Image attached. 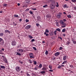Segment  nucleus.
<instances>
[{"mask_svg":"<svg viewBox=\"0 0 76 76\" xmlns=\"http://www.w3.org/2000/svg\"><path fill=\"white\" fill-rule=\"evenodd\" d=\"M4 35V34L3 33H0V36L1 37H2V36H3Z\"/></svg>","mask_w":76,"mask_h":76,"instance_id":"2eb2a0df","label":"nucleus"},{"mask_svg":"<svg viewBox=\"0 0 76 76\" xmlns=\"http://www.w3.org/2000/svg\"><path fill=\"white\" fill-rule=\"evenodd\" d=\"M67 58V56H64L63 58L64 60H66Z\"/></svg>","mask_w":76,"mask_h":76,"instance_id":"9d476101","label":"nucleus"},{"mask_svg":"<svg viewBox=\"0 0 76 76\" xmlns=\"http://www.w3.org/2000/svg\"><path fill=\"white\" fill-rule=\"evenodd\" d=\"M4 6H7V4H4Z\"/></svg>","mask_w":76,"mask_h":76,"instance_id":"603ef678","label":"nucleus"},{"mask_svg":"<svg viewBox=\"0 0 76 76\" xmlns=\"http://www.w3.org/2000/svg\"><path fill=\"white\" fill-rule=\"evenodd\" d=\"M26 75L27 76H30V75L29 74H28V73H26Z\"/></svg>","mask_w":76,"mask_h":76,"instance_id":"09e8293b","label":"nucleus"},{"mask_svg":"<svg viewBox=\"0 0 76 76\" xmlns=\"http://www.w3.org/2000/svg\"><path fill=\"white\" fill-rule=\"evenodd\" d=\"M49 35V34H46V36H47V37Z\"/></svg>","mask_w":76,"mask_h":76,"instance_id":"052dcab7","label":"nucleus"},{"mask_svg":"<svg viewBox=\"0 0 76 76\" xmlns=\"http://www.w3.org/2000/svg\"><path fill=\"white\" fill-rule=\"evenodd\" d=\"M60 53L59 52H56L55 54V56H58L60 54Z\"/></svg>","mask_w":76,"mask_h":76,"instance_id":"423d86ee","label":"nucleus"},{"mask_svg":"<svg viewBox=\"0 0 76 76\" xmlns=\"http://www.w3.org/2000/svg\"><path fill=\"white\" fill-rule=\"evenodd\" d=\"M48 6V5H47V4H46L45 5L43 6V7L45 8V7H47Z\"/></svg>","mask_w":76,"mask_h":76,"instance_id":"c85d7f7f","label":"nucleus"},{"mask_svg":"<svg viewBox=\"0 0 76 76\" xmlns=\"http://www.w3.org/2000/svg\"><path fill=\"white\" fill-rule=\"evenodd\" d=\"M29 13H30V14H31V15L33 14V12L31 11H30Z\"/></svg>","mask_w":76,"mask_h":76,"instance_id":"79ce46f5","label":"nucleus"},{"mask_svg":"<svg viewBox=\"0 0 76 76\" xmlns=\"http://www.w3.org/2000/svg\"><path fill=\"white\" fill-rule=\"evenodd\" d=\"M5 33H10V31L8 30H6L5 31Z\"/></svg>","mask_w":76,"mask_h":76,"instance_id":"0eeeda50","label":"nucleus"},{"mask_svg":"<svg viewBox=\"0 0 76 76\" xmlns=\"http://www.w3.org/2000/svg\"><path fill=\"white\" fill-rule=\"evenodd\" d=\"M19 51L20 52V53H23V50H22V49H20L19 50Z\"/></svg>","mask_w":76,"mask_h":76,"instance_id":"4468645a","label":"nucleus"},{"mask_svg":"<svg viewBox=\"0 0 76 76\" xmlns=\"http://www.w3.org/2000/svg\"><path fill=\"white\" fill-rule=\"evenodd\" d=\"M59 39H61V40L62 39V38L61 37H59Z\"/></svg>","mask_w":76,"mask_h":76,"instance_id":"e2e57ef3","label":"nucleus"},{"mask_svg":"<svg viewBox=\"0 0 76 76\" xmlns=\"http://www.w3.org/2000/svg\"><path fill=\"white\" fill-rule=\"evenodd\" d=\"M61 27H62V28H65V27H66V26H61Z\"/></svg>","mask_w":76,"mask_h":76,"instance_id":"4d7b16f0","label":"nucleus"},{"mask_svg":"<svg viewBox=\"0 0 76 76\" xmlns=\"http://www.w3.org/2000/svg\"><path fill=\"white\" fill-rule=\"evenodd\" d=\"M45 73V71H42L41 72V73H42V74H44Z\"/></svg>","mask_w":76,"mask_h":76,"instance_id":"5701e85b","label":"nucleus"},{"mask_svg":"<svg viewBox=\"0 0 76 76\" xmlns=\"http://www.w3.org/2000/svg\"><path fill=\"white\" fill-rule=\"evenodd\" d=\"M63 20V21H64V22H66V21H67V20H66V19H64Z\"/></svg>","mask_w":76,"mask_h":76,"instance_id":"de8ad7c7","label":"nucleus"},{"mask_svg":"<svg viewBox=\"0 0 76 76\" xmlns=\"http://www.w3.org/2000/svg\"><path fill=\"white\" fill-rule=\"evenodd\" d=\"M42 67V65L41 64H40L39 66L38 67V68L39 69H41V67Z\"/></svg>","mask_w":76,"mask_h":76,"instance_id":"1a4fd4ad","label":"nucleus"},{"mask_svg":"<svg viewBox=\"0 0 76 76\" xmlns=\"http://www.w3.org/2000/svg\"><path fill=\"white\" fill-rule=\"evenodd\" d=\"M12 44L13 46L15 45L16 44V42H15V40H13L12 42Z\"/></svg>","mask_w":76,"mask_h":76,"instance_id":"7ed1b4c3","label":"nucleus"},{"mask_svg":"<svg viewBox=\"0 0 76 76\" xmlns=\"http://www.w3.org/2000/svg\"><path fill=\"white\" fill-rule=\"evenodd\" d=\"M38 68H37V67H35V68H34V70H38Z\"/></svg>","mask_w":76,"mask_h":76,"instance_id":"a19ab883","label":"nucleus"},{"mask_svg":"<svg viewBox=\"0 0 76 76\" xmlns=\"http://www.w3.org/2000/svg\"><path fill=\"white\" fill-rule=\"evenodd\" d=\"M28 10H29V9H26V12H28Z\"/></svg>","mask_w":76,"mask_h":76,"instance_id":"ea45409f","label":"nucleus"},{"mask_svg":"<svg viewBox=\"0 0 76 76\" xmlns=\"http://www.w3.org/2000/svg\"><path fill=\"white\" fill-rule=\"evenodd\" d=\"M65 31H66V29L64 28L63 29H62V32H64Z\"/></svg>","mask_w":76,"mask_h":76,"instance_id":"6ab92c4d","label":"nucleus"},{"mask_svg":"<svg viewBox=\"0 0 76 76\" xmlns=\"http://www.w3.org/2000/svg\"><path fill=\"white\" fill-rule=\"evenodd\" d=\"M50 72H53V70H51V69H50L49 70Z\"/></svg>","mask_w":76,"mask_h":76,"instance_id":"13d9d810","label":"nucleus"},{"mask_svg":"<svg viewBox=\"0 0 76 76\" xmlns=\"http://www.w3.org/2000/svg\"><path fill=\"white\" fill-rule=\"evenodd\" d=\"M3 41V39H1V38H0V42H1Z\"/></svg>","mask_w":76,"mask_h":76,"instance_id":"c03bdc74","label":"nucleus"},{"mask_svg":"<svg viewBox=\"0 0 76 76\" xmlns=\"http://www.w3.org/2000/svg\"><path fill=\"white\" fill-rule=\"evenodd\" d=\"M45 31L46 32V33H48V32H49V30H48V29H46Z\"/></svg>","mask_w":76,"mask_h":76,"instance_id":"aec40b11","label":"nucleus"},{"mask_svg":"<svg viewBox=\"0 0 76 76\" xmlns=\"http://www.w3.org/2000/svg\"><path fill=\"white\" fill-rule=\"evenodd\" d=\"M42 70H47V68L45 67H43L42 69Z\"/></svg>","mask_w":76,"mask_h":76,"instance_id":"393cba45","label":"nucleus"},{"mask_svg":"<svg viewBox=\"0 0 76 76\" xmlns=\"http://www.w3.org/2000/svg\"><path fill=\"white\" fill-rule=\"evenodd\" d=\"M30 58H35V57L34 56L32 55V56H30Z\"/></svg>","mask_w":76,"mask_h":76,"instance_id":"f3484780","label":"nucleus"},{"mask_svg":"<svg viewBox=\"0 0 76 76\" xmlns=\"http://www.w3.org/2000/svg\"><path fill=\"white\" fill-rule=\"evenodd\" d=\"M56 31H58L59 32H60V29L59 28H58L56 29Z\"/></svg>","mask_w":76,"mask_h":76,"instance_id":"bb28decb","label":"nucleus"},{"mask_svg":"<svg viewBox=\"0 0 76 76\" xmlns=\"http://www.w3.org/2000/svg\"><path fill=\"white\" fill-rule=\"evenodd\" d=\"M32 10H37V9L36 8H31Z\"/></svg>","mask_w":76,"mask_h":76,"instance_id":"e433bc0d","label":"nucleus"},{"mask_svg":"<svg viewBox=\"0 0 76 76\" xmlns=\"http://www.w3.org/2000/svg\"><path fill=\"white\" fill-rule=\"evenodd\" d=\"M63 13L64 14V15H66V12H63Z\"/></svg>","mask_w":76,"mask_h":76,"instance_id":"338daca9","label":"nucleus"},{"mask_svg":"<svg viewBox=\"0 0 76 76\" xmlns=\"http://www.w3.org/2000/svg\"><path fill=\"white\" fill-rule=\"evenodd\" d=\"M29 56H33V53H31L30 54Z\"/></svg>","mask_w":76,"mask_h":76,"instance_id":"4c0bfd02","label":"nucleus"},{"mask_svg":"<svg viewBox=\"0 0 76 76\" xmlns=\"http://www.w3.org/2000/svg\"><path fill=\"white\" fill-rule=\"evenodd\" d=\"M37 19H39V18H40V17L39 16H38L37 17Z\"/></svg>","mask_w":76,"mask_h":76,"instance_id":"bf43d9fd","label":"nucleus"},{"mask_svg":"<svg viewBox=\"0 0 76 76\" xmlns=\"http://www.w3.org/2000/svg\"><path fill=\"white\" fill-rule=\"evenodd\" d=\"M61 66H59L58 67V69H60V68H61Z\"/></svg>","mask_w":76,"mask_h":76,"instance_id":"5fc2aeb1","label":"nucleus"},{"mask_svg":"<svg viewBox=\"0 0 76 76\" xmlns=\"http://www.w3.org/2000/svg\"><path fill=\"white\" fill-rule=\"evenodd\" d=\"M48 51L47 50H46V52L45 53V54H46V55H47V54H48Z\"/></svg>","mask_w":76,"mask_h":76,"instance_id":"c9c22d12","label":"nucleus"},{"mask_svg":"<svg viewBox=\"0 0 76 76\" xmlns=\"http://www.w3.org/2000/svg\"><path fill=\"white\" fill-rule=\"evenodd\" d=\"M0 44H1V45H4V41L3 40L2 42H1L0 43Z\"/></svg>","mask_w":76,"mask_h":76,"instance_id":"9b49d317","label":"nucleus"},{"mask_svg":"<svg viewBox=\"0 0 76 76\" xmlns=\"http://www.w3.org/2000/svg\"><path fill=\"white\" fill-rule=\"evenodd\" d=\"M0 67L1 68V69H5V66H1Z\"/></svg>","mask_w":76,"mask_h":76,"instance_id":"f8f14e48","label":"nucleus"},{"mask_svg":"<svg viewBox=\"0 0 76 76\" xmlns=\"http://www.w3.org/2000/svg\"><path fill=\"white\" fill-rule=\"evenodd\" d=\"M16 53L17 54L16 55H18V56H20L21 55V54H20V53H19L17 52Z\"/></svg>","mask_w":76,"mask_h":76,"instance_id":"b1692460","label":"nucleus"},{"mask_svg":"<svg viewBox=\"0 0 76 76\" xmlns=\"http://www.w3.org/2000/svg\"><path fill=\"white\" fill-rule=\"evenodd\" d=\"M73 43L74 44H76V41H73Z\"/></svg>","mask_w":76,"mask_h":76,"instance_id":"49530a36","label":"nucleus"},{"mask_svg":"<svg viewBox=\"0 0 76 76\" xmlns=\"http://www.w3.org/2000/svg\"><path fill=\"white\" fill-rule=\"evenodd\" d=\"M54 58H53V60H55V59H56V58H55L54 57H53Z\"/></svg>","mask_w":76,"mask_h":76,"instance_id":"69168bd1","label":"nucleus"},{"mask_svg":"<svg viewBox=\"0 0 76 76\" xmlns=\"http://www.w3.org/2000/svg\"><path fill=\"white\" fill-rule=\"evenodd\" d=\"M53 3L54 4H52L50 5V7L51 9H54L55 7V4H56V3L55 2H53Z\"/></svg>","mask_w":76,"mask_h":76,"instance_id":"f257e3e1","label":"nucleus"},{"mask_svg":"<svg viewBox=\"0 0 76 76\" xmlns=\"http://www.w3.org/2000/svg\"><path fill=\"white\" fill-rule=\"evenodd\" d=\"M33 62H34V64H37V61H33Z\"/></svg>","mask_w":76,"mask_h":76,"instance_id":"f704fd0d","label":"nucleus"},{"mask_svg":"<svg viewBox=\"0 0 76 76\" xmlns=\"http://www.w3.org/2000/svg\"><path fill=\"white\" fill-rule=\"evenodd\" d=\"M63 37H65L66 34H63Z\"/></svg>","mask_w":76,"mask_h":76,"instance_id":"680f3d73","label":"nucleus"},{"mask_svg":"<svg viewBox=\"0 0 76 76\" xmlns=\"http://www.w3.org/2000/svg\"><path fill=\"white\" fill-rule=\"evenodd\" d=\"M46 17L47 18H49V19L51 18V15L50 14H48L46 15Z\"/></svg>","mask_w":76,"mask_h":76,"instance_id":"39448f33","label":"nucleus"},{"mask_svg":"<svg viewBox=\"0 0 76 76\" xmlns=\"http://www.w3.org/2000/svg\"><path fill=\"white\" fill-rule=\"evenodd\" d=\"M61 25H63V26H65V25H66V24L65 23H64V22H63V23H62L61 24Z\"/></svg>","mask_w":76,"mask_h":76,"instance_id":"dca6fc26","label":"nucleus"},{"mask_svg":"<svg viewBox=\"0 0 76 76\" xmlns=\"http://www.w3.org/2000/svg\"><path fill=\"white\" fill-rule=\"evenodd\" d=\"M56 32H57V30L55 31L54 32V34L55 35H57V33H56Z\"/></svg>","mask_w":76,"mask_h":76,"instance_id":"2f4dec72","label":"nucleus"},{"mask_svg":"<svg viewBox=\"0 0 76 76\" xmlns=\"http://www.w3.org/2000/svg\"><path fill=\"white\" fill-rule=\"evenodd\" d=\"M49 67L50 69H52V65H49Z\"/></svg>","mask_w":76,"mask_h":76,"instance_id":"4be33fe9","label":"nucleus"},{"mask_svg":"<svg viewBox=\"0 0 76 76\" xmlns=\"http://www.w3.org/2000/svg\"><path fill=\"white\" fill-rule=\"evenodd\" d=\"M19 22H22V19H20Z\"/></svg>","mask_w":76,"mask_h":76,"instance_id":"0e129e2a","label":"nucleus"},{"mask_svg":"<svg viewBox=\"0 0 76 76\" xmlns=\"http://www.w3.org/2000/svg\"><path fill=\"white\" fill-rule=\"evenodd\" d=\"M29 1H28V0H27L26 1V3H29Z\"/></svg>","mask_w":76,"mask_h":76,"instance_id":"c756f323","label":"nucleus"},{"mask_svg":"<svg viewBox=\"0 0 76 76\" xmlns=\"http://www.w3.org/2000/svg\"><path fill=\"white\" fill-rule=\"evenodd\" d=\"M4 61L5 63H7V59H5L4 60Z\"/></svg>","mask_w":76,"mask_h":76,"instance_id":"412c9836","label":"nucleus"},{"mask_svg":"<svg viewBox=\"0 0 76 76\" xmlns=\"http://www.w3.org/2000/svg\"><path fill=\"white\" fill-rule=\"evenodd\" d=\"M63 49V48L61 47H60L59 48L60 50H61Z\"/></svg>","mask_w":76,"mask_h":76,"instance_id":"58836bf2","label":"nucleus"},{"mask_svg":"<svg viewBox=\"0 0 76 76\" xmlns=\"http://www.w3.org/2000/svg\"><path fill=\"white\" fill-rule=\"evenodd\" d=\"M34 41H35V39H33L31 40V42H34Z\"/></svg>","mask_w":76,"mask_h":76,"instance_id":"37998d69","label":"nucleus"},{"mask_svg":"<svg viewBox=\"0 0 76 76\" xmlns=\"http://www.w3.org/2000/svg\"><path fill=\"white\" fill-rule=\"evenodd\" d=\"M70 42H67V44H68V45H69V44H70Z\"/></svg>","mask_w":76,"mask_h":76,"instance_id":"864d4df0","label":"nucleus"},{"mask_svg":"<svg viewBox=\"0 0 76 76\" xmlns=\"http://www.w3.org/2000/svg\"><path fill=\"white\" fill-rule=\"evenodd\" d=\"M31 27V26L30 25H28L25 27V29H29Z\"/></svg>","mask_w":76,"mask_h":76,"instance_id":"20e7f679","label":"nucleus"},{"mask_svg":"<svg viewBox=\"0 0 76 76\" xmlns=\"http://www.w3.org/2000/svg\"><path fill=\"white\" fill-rule=\"evenodd\" d=\"M29 38H31V39H32V38H33V37L31 36V35H29Z\"/></svg>","mask_w":76,"mask_h":76,"instance_id":"7c9ffc66","label":"nucleus"},{"mask_svg":"<svg viewBox=\"0 0 76 76\" xmlns=\"http://www.w3.org/2000/svg\"><path fill=\"white\" fill-rule=\"evenodd\" d=\"M69 66L70 67H71V68H72V67H73V65H69Z\"/></svg>","mask_w":76,"mask_h":76,"instance_id":"6e6d98bb","label":"nucleus"},{"mask_svg":"<svg viewBox=\"0 0 76 76\" xmlns=\"http://www.w3.org/2000/svg\"><path fill=\"white\" fill-rule=\"evenodd\" d=\"M36 26H39V24H38V23H37Z\"/></svg>","mask_w":76,"mask_h":76,"instance_id":"8fccbe9b","label":"nucleus"},{"mask_svg":"<svg viewBox=\"0 0 76 76\" xmlns=\"http://www.w3.org/2000/svg\"><path fill=\"white\" fill-rule=\"evenodd\" d=\"M14 17H16V18H18V15L15 14V15H14Z\"/></svg>","mask_w":76,"mask_h":76,"instance_id":"cd10ccee","label":"nucleus"},{"mask_svg":"<svg viewBox=\"0 0 76 76\" xmlns=\"http://www.w3.org/2000/svg\"><path fill=\"white\" fill-rule=\"evenodd\" d=\"M74 9H75V10H76V7H74Z\"/></svg>","mask_w":76,"mask_h":76,"instance_id":"774afa93","label":"nucleus"},{"mask_svg":"<svg viewBox=\"0 0 76 76\" xmlns=\"http://www.w3.org/2000/svg\"><path fill=\"white\" fill-rule=\"evenodd\" d=\"M64 8H68V7H69V6H67V5L66 4H65L64 5Z\"/></svg>","mask_w":76,"mask_h":76,"instance_id":"6e6552de","label":"nucleus"},{"mask_svg":"<svg viewBox=\"0 0 76 76\" xmlns=\"http://www.w3.org/2000/svg\"><path fill=\"white\" fill-rule=\"evenodd\" d=\"M58 16L59 18H60L61 15H58Z\"/></svg>","mask_w":76,"mask_h":76,"instance_id":"3c124183","label":"nucleus"},{"mask_svg":"<svg viewBox=\"0 0 76 76\" xmlns=\"http://www.w3.org/2000/svg\"><path fill=\"white\" fill-rule=\"evenodd\" d=\"M72 2L73 3H75L76 2V0H71Z\"/></svg>","mask_w":76,"mask_h":76,"instance_id":"a878e982","label":"nucleus"},{"mask_svg":"<svg viewBox=\"0 0 76 76\" xmlns=\"http://www.w3.org/2000/svg\"><path fill=\"white\" fill-rule=\"evenodd\" d=\"M26 22H29V20H28L27 19H26Z\"/></svg>","mask_w":76,"mask_h":76,"instance_id":"a18cd8bd","label":"nucleus"},{"mask_svg":"<svg viewBox=\"0 0 76 76\" xmlns=\"http://www.w3.org/2000/svg\"><path fill=\"white\" fill-rule=\"evenodd\" d=\"M33 49H34V50H35V51H37V48H35V47H33Z\"/></svg>","mask_w":76,"mask_h":76,"instance_id":"72a5a7b5","label":"nucleus"},{"mask_svg":"<svg viewBox=\"0 0 76 76\" xmlns=\"http://www.w3.org/2000/svg\"><path fill=\"white\" fill-rule=\"evenodd\" d=\"M63 22V21L62 20H60L59 22L60 24H61Z\"/></svg>","mask_w":76,"mask_h":76,"instance_id":"ddd939ff","label":"nucleus"},{"mask_svg":"<svg viewBox=\"0 0 76 76\" xmlns=\"http://www.w3.org/2000/svg\"><path fill=\"white\" fill-rule=\"evenodd\" d=\"M15 70L17 72H19L20 71L21 69L20 68V67L17 66L15 68Z\"/></svg>","mask_w":76,"mask_h":76,"instance_id":"f03ea898","label":"nucleus"},{"mask_svg":"<svg viewBox=\"0 0 76 76\" xmlns=\"http://www.w3.org/2000/svg\"><path fill=\"white\" fill-rule=\"evenodd\" d=\"M67 63V61H65L62 63V64H66Z\"/></svg>","mask_w":76,"mask_h":76,"instance_id":"a211bd4d","label":"nucleus"},{"mask_svg":"<svg viewBox=\"0 0 76 76\" xmlns=\"http://www.w3.org/2000/svg\"><path fill=\"white\" fill-rule=\"evenodd\" d=\"M67 17L68 18H71V15H67Z\"/></svg>","mask_w":76,"mask_h":76,"instance_id":"473e14b6","label":"nucleus"}]
</instances>
